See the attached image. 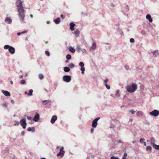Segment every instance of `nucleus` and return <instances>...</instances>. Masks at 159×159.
I'll use <instances>...</instances> for the list:
<instances>
[{"instance_id":"f257e3e1","label":"nucleus","mask_w":159,"mask_h":159,"mask_svg":"<svg viewBox=\"0 0 159 159\" xmlns=\"http://www.w3.org/2000/svg\"><path fill=\"white\" fill-rule=\"evenodd\" d=\"M137 85L135 83H133L131 85H129L126 86V89L129 93L134 92L137 89Z\"/></svg>"},{"instance_id":"f03ea898","label":"nucleus","mask_w":159,"mask_h":159,"mask_svg":"<svg viewBox=\"0 0 159 159\" xmlns=\"http://www.w3.org/2000/svg\"><path fill=\"white\" fill-rule=\"evenodd\" d=\"M18 12L20 19L22 21H23L25 17V11L23 8L18 9Z\"/></svg>"},{"instance_id":"7ed1b4c3","label":"nucleus","mask_w":159,"mask_h":159,"mask_svg":"<svg viewBox=\"0 0 159 159\" xmlns=\"http://www.w3.org/2000/svg\"><path fill=\"white\" fill-rule=\"evenodd\" d=\"M4 48L5 49H8L9 52L11 54H14L15 53V49L12 47L10 46L9 45H6L4 46Z\"/></svg>"},{"instance_id":"20e7f679","label":"nucleus","mask_w":159,"mask_h":159,"mask_svg":"<svg viewBox=\"0 0 159 159\" xmlns=\"http://www.w3.org/2000/svg\"><path fill=\"white\" fill-rule=\"evenodd\" d=\"M20 123L23 129H25L26 128L27 124L25 119L21 120L20 121Z\"/></svg>"},{"instance_id":"39448f33","label":"nucleus","mask_w":159,"mask_h":159,"mask_svg":"<svg viewBox=\"0 0 159 159\" xmlns=\"http://www.w3.org/2000/svg\"><path fill=\"white\" fill-rule=\"evenodd\" d=\"M149 114L154 116H157L159 115V111L154 110L153 111L149 112Z\"/></svg>"},{"instance_id":"423d86ee","label":"nucleus","mask_w":159,"mask_h":159,"mask_svg":"<svg viewBox=\"0 0 159 159\" xmlns=\"http://www.w3.org/2000/svg\"><path fill=\"white\" fill-rule=\"evenodd\" d=\"M63 80L65 82H69L71 80V76L69 75H65L63 77Z\"/></svg>"},{"instance_id":"0eeeda50","label":"nucleus","mask_w":159,"mask_h":159,"mask_svg":"<svg viewBox=\"0 0 159 159\" xmlns=\"http://www.w3.org/2000/svg\"><path fill=\"white\" fill-rule=\"evenodd\" d=\"M99 119L100 117H97L93 120L92 125L93 128L96 127L97 125V121Z\"/></svg>"},{"instance_id":"6e6552de","label":"nucleus","mask_w":159,"mask_h":159,"mask_svg":"<svg viewBox=\"0 0 159 159\" xmlns=\"http://www.w3.org/2000/svg\"><path fill=\"white\" fill-rule=\"evenodd\" d=\"M16 5L17 7L18 8V9H21V8H23L22 6V2L21 1H19L17 2Z\"/></svg>"},{"instance_id":"1a4fd4ad","label":"nucleus","mask_w":159,"mask_h":159,"mask_svg":"<svg viewBox=\"0 0 159 159\" xmlns=\"http://www.w3.org/2000/svg\"><path fill=\"white\" fill-rule=\"evenodd\" d=\"M65 152L64 151H63V147H62L60 150V152L57 154V156H60L61 157H63V156L64 155V153Z\"/></svg>"},{"instance_id":"9d476101","label":"nucleus","mask_w":159,"mask_h":159,"mask_svg":"<svg viewBox=\"0 0 159 159\" xmlns=\"http://www.w3.org/2000/svg\"><path fill=\"white\" fill-rule=\"evenodd\" d=\"M39 115L37 113H36V114L33 120L35 122L38 121V120L39 119Z\"/></svg>"},{"instance_id":"9b49d317","label":"nucleus","mask_w":159,"mask_h":159,"mask_svg":"<svg viewBox=\"0 0 159 159\" xmlns=\"http://www.w3.org/2000/svg\"><path fill=\"white\" fill-rule=\"evenodd\" d=\"M70 29L71 31H73L74 30V26L75 25V24L73 22L70 23Z\"/></svg>"},{"instance_id":"f8f14e48","label":"nucleus","mask_w":159,"mask_h":159,"mask_svg":"<svg viewBox=\"0 0 159 159\" xmlns=\"http://www.w3.org/2000/svg\"><path fill=\"white\" fill-rule=\"evenodd\" d=\"M2 92L4 95L6 96H10V93L7 91L2 90Z\"/></svg>"},{"instance_id":"ddd939ff","label":"nucleus","mask_w":159,"mask_h":159,"mask_svg":"<svg viewBox=\"0 0 159 159\" xmlns=\"http://www.w3.org/2000/svg\"><path fill=\"white\" fill-rule=\"evenodd\" d=\"M57 119V117L56 116H52V119L51 120V122L52 124H53L55 121Z\"/></svg>"},{"instance_id":"4468645a","label":"nucleus","mask_w":159,"mask_h":159,"mask_svg":"<svg viewBox=\"0 0 159 159\" xmlns=\"http://www.w3.org/2000/svg\"><path fill=\"white\" fill-rule=\"evenodd\" d=\"M146 18L147 19H148L149 21L152 22V19L151 18V16L149 14H147L146 16Z\"/></svg>"},{"instance_id":"2eb2a0df","label":"nucleus","mask_w":159,"mask_h":159,"mask_svg":"<svg viewBox=\"0 0 159 159\" xmlns=\"http://www.w3.org/2000/svg\"><path fill=\"white\" fill-rule=\"evenodd\" d=\"M150 144L152 145H153L155 144V140L153 138H151L150 140Z\"/></svg>"},{"instance_id":"dca6fc26","label":"nucleus","mask_w":159,"mask_h":159,"mask_svg":"<svg viewBox=\"0 0 159 159\" xmlns=\"http://www.w3.org/2000/svg\"><path fill=\"white\" fill-rule=\"evenodd\" d=\"M54 21L56 24H58L61 22L60 19L59 17L57 18L56 19L54 20Z\"/></svg>"},{"instance_id":"f3484780","label":"nucleus","mask_w":159,"mask_h":159,"mask_svg":"<svg viewBox=\"0 0 159 159\" xmlns=\"http://www.w3.org/2000/svg\"><path fill=\"white\" fill-rule=\"evenodd\" d=\"M69 50L72 53H74L75 51V50L72 47L70 46L69 48Z\"/></svg>"},{"instance_id":"a211bd4d","label":"nucleus","mask_w":159,"mask_h":159,"mask_svg":"<svg viewBox=\"0 0 159 159\" xmlns=\"http://www.w3.org/2000/svg\"><path fill=\"white\" fill-rule=\"evenodd\" d=\"M5 21L7 22L9 24H10L12 22V20L9 17H7L5 19Z\"/></svg>"},{"instance_id":"6ab92c4d","label":"nucleus","mask_w":159,"mask_h":159,"mask_svg":"<svg viewBox=\"0 0 159 159\" xmlns=\"http://www.w3.org/2000/svg\"><path fill=\"white\" fill-rule=\"evenodd\" d=\"M51 101L49 100H46L43 101L42 102L43 104V105H46L47 103H49L51 102Z\"/></svg>"},{"instance_id":"aec40b11","label":"nucleus","mask_w":159,"mask_h":159,"mask_svg":"<svg viewBox=\"0 0 159 159\" xmlns=\"http://www.w3.org/2000/svg\"><path fill=\"white\" fill-rule=\"evenodd\" d=\"M74 34L76 36H78L80 34V31L79 30H76L74 32Z\"/></svg>"},{"instance_id":"412c9836","label":"nucleus","mask_w":159,"mask_h":159,"mask_svg":"<svg viewBox=\"0 0 159 159\" xmlns=\"http://www.w3.org/2000/svg\"><path fill=\"white\" fill-rule=\"evenodd\" d=\"M27 130L28 131H31L32 132H34L35 131V128L34 127H30L28 128Z\"/></svg>"},{"instance_id":"4be33fe9","label":"nucleus","mask_w":159,"mask_h":159,"mask_svg":"<svg viewBox=\"0 0 159 159\" xmlns=\"http://www.w3.org/2000/svg\"><path fill=\"white\" fill-rule=\"evenodd\" d=\"M137 116H141L143 115V113L142 111H138L136 114Z\"/></svg>"},{"instance_id":"5701e85b","label":"nucleus","mask_w":159,"mask_h":159,"mask_svg":"<svg viewBox=\"0 0 159 159\" xmlns=\"http://www.w3.org/2000/svg\"><path fill=\"white\" fill-rule=\"evenodd\" d=\"M70 69L68 67L66 66L64 68V70L65 72H68L70 71Z\"/></svg>"},{"instance_id":"b1692460","label":"nucleus","mask_w":159,"mask_h":159,"mask_svg":"<svg viewBox=\"0 0 159 159\" xmlns=\"http://www.w3.org/2000/svg\"><path fill=\"white\" fill-rule=\"evenodd\" d=\"M116 96L117 98H119L120 97L119 90H118L117 91L116 93Z\"/></svg>"},{"instance_id":"393cba45","label":"nucleus","mask_w":159,"mask_h":159,"mask_svg":"<svg viewBox=\"0 0 159 159\" xmlns=\"http://www.w3.org/2000/svg\"><path fill=\"white\" fill-rule=\"evenodd\" d=\"M96 47V44L95 43H94L93 44L92 47L91 48V49H94Z\"/></svg>"},{"instance_id":"a878e982","label":"nucleus","mask_w":159,"mask_h":159,"mask_svg":"<svg viewBox=\"0 0 159 159\" xmlns=\"http://www.w3.org/2000/svg\"><path fill=\"white\" fill-rule=\"evenodd\" d=\"M33 90L32 89H30L29 90V93L27 94L28 95L31 96L32 95V93Z\"/></svg>"},{"instance_id":"bb28decb","label":"nucleus","mask_w":159,"mask_h":159,"mask_svg":"<svg viewBox=\"0 0 159 159\" xmlns=\"http://www.w3.org/2000/svg\"><path fill=\"white\" fill-rule=\"evenodd\" d=\"M71 56L70 54H67L66 56V58L68 60H70L71 59Z\"/></svg>"},{"instance_id":"cd10ccee","label":"nucleus","mask_w":159,"mask_h":159,"mask_svg":"<svg viewBox=\"0 0 159 159\" xmlns=\"http://www.w3.org/2000/svg\"><path fill=\"white\" fill-rule=\"evenodd\" d=\"M153 147L156 149L159 150V145H157L155 144L153 145Z\"/></svg>"},{"instance_id":"c85d7f7f","label":"nucleus","mask_w":159,"mask_h":159,"mask_svg":"<svg viewBox=\"0 0 159 159\" xmlns=\"http://www.w3.org/2000/svg\"><path fill=\"white\" fill-rule=\"evenodd\" d=\"M69 66L71 68H73L75 66H74V65L73 63H70L69 64Z\"/></svg>"},{"instance_id":"c756f323","label":"nucleus","mask_w":159,"mask_h":159,"mask_svg":"<svg viewBox=\"0 0 159 159\" xmlns=\"http://www.w3.org/2000/svg\"><path fill=\"white\" fill-rule=\"evenodd\" d=\"M39 78L40 79L42 80L44 78L43 75L42 74H40L39 75Z\"/></svg>"},{"instance_id":"7c9ffc66","label":"nucleus","mask_w":159,"mask_h":159,"mask_svg":"<svg viewBox=\"0 0 159 159\" xmlns=\"http://www.w3.org/2000/svg\"><path fill=\"white\" fill-rule=\"evenodd\" d=\"M152 149V147L150 146H147L146 147L147 150H149L151 151Z\"/></svg>"},{"instance_id":"2f4dec72","label":"nucleus","mask_w":159,"mask_h":159,"mask_svg":"<svg viewBox=\"0 0 159 159\" xmlns=\"http://www.w3.org/2000/svg\"><path fill=\"white\" fill-rule=\"evenodd\" d=\"M81 71H82V73L84 74V72L85 70V68L84 67H81L80 69Z\"/></svg>"},{"instance_id":"473e14b6","label":"nucleus","mask_w":159,"mask_h":159,"mask_svg":"<svg viewBox=\"0 0 159 159\" xmlns=\"http://www.w3.org/2000/svg\"><path fill=\"white\" fill-rule=\"evenodd\" d=\"M79 65L81 67H84V65L83 62H80L79 63Z\"/></svg>"},{"instance_id":"72a5a7b5","label":"nucleus","mask_w":159,"mask_h":159,"mask_svg":"<svg viewBox=\"0 0 159 159\" xmlns=\"http://www.w3.org/2000/svg\"><path fill=\"white\" fill-rule=\"evenodd\" d=\"M105 85L107 89H110L109 85H107V84H105Z\"/></svg>"},{"instance_id":"f704fd0d","label":"nucleus","mask_w":159,"mask_h":159,"mask_svg":"<svg viewBox=\"0 0 159 159\" xmlns=\"http://www.w3.org/2000/svg\"><path fill=\"white\" fill-rule=\"evenodd\" d=\"M45 53L48 56H50V53L48 51H45Z\"/></svg>"},{"instance_id":"c9c22d12","label":"nucleus","mask_w":159,"mask_h":159,"mask_svg":"<svg viewBox=\"0 0 159 159\" xmlns=\"http://www.w3.org/2000/svg\"><path fill=\"white\" fill-rule=\"evenodd\" d=\"M20 123V122L19 121H16V122L14 124L15 126H17Z\"/></svg>"},{"instance_id":"e433bc0d","label":"nucleus","mask_w":159,"mask_h":159,"mask_svg":"<svg viewBox=\"0 0 159 159\" xmlns=\"http://www.w3.org/2000/svg\"><path fill=\"white\" fill-rule=\"evenodd\" d=\"M153 53L154 55L155 56V57H156L157 55H158V54L157 51H154L153 52Z\"/></svg>"},{"instance_id":"4c0bfd02","label":"nucleus","mask_w":159,"mask_h":159,"mask_svg":"<svg viewBox=\"0 0 159 159\" xmlns=\"http://www.w3.org/2000/svg\"><path fill=\"white\" fill-rule=\"evenodd\" d=\"M130 41L131 43H133L134 41V39L133 38H131L130 39Z\"/></svg>"},{"instance_id":"58836bf2","label":"nucleus","mask_w":159,"mask_h":159,"mask_svg":"<svg viewBox=\"0 0 159 159\" xmlns=\"http://www.w3.org/2000/svg\"><path fill=\"white\" fill-rule=\"evenodd\" d=\"M25 80H22L20 82V83L22 84H24L25 83Z\"/></svg>"},{"instance_id":"ea45409f","label":"nucleus","mask_w":159,"mask_h":159,"mask_svg":"<svg viewBox=\"0 0 159 159\" xmlns=\"http://www.w3.org/2000/svg\"><path fill=\"white\" fill-rule=\"evenodd\" d=\"M129 112H131V113L132 114H134L135 112V111H134L133 110H130V111H129Z\"/></svg>"},{"instance_id":"a19ab883","label":"nucleus","mask_w":159,"mask_h":159,"mask_svg":"<svg viewBox=\"0 0 159 159\" xmlns=\"http://www.w3.org/2000/svg\"><path fill=\"white\" fill-rule=\"evenodd\" d=\"M77 50L78 52H80V47L79 46L77 47Z\"/></svg>"},{"instance_id":"79ce46f5","label":"nucleus","mask_w":159,"mask_h":159,"mask_svg":"<svg viewBox=\"0 0 159 159\" xmlns=\"http://www.w3.org/2000/svg\"><path fill=\"white\" fill-rule=\"evenodd\" d=\"M127 156V153H124V154L123 157L126 158Z\"/></svg>"},{"instance_id":"37998d69","label":"nucleus","mask_w":159,"mask_h":159,"mask_svg":"<svg viewBox=\"0 0 159 159\" xmlns=\"http://www.w3.org/2000/svg\"><path fill=\"white\" fill-rule=\"evenodd\" d=\"M111 159H119L118 158L113 156L111 157Z\"/></svg>"},{"instance_id":"c03bdc74","label":"nucleus","mask_w":159,"mask_h":159,"mask_svg":"<svg viewBox=\"0 0 159 159\" xmlns=\"http://www.w3.org/2000/svg\"><path fill=\"white\" fill-rule=\"evenodd\" d=\"M94 131V129L93 128H92L90 130L91 133H92Z\"/></svg>"},{"instance_id":"a18cd8bd","label":"nucleus","mask_w":159,"mask_h":159,"mask_svg":"<svg viewBox=\"0 0 159 159\" xmlns=\"http://www.w3.org/2000/svg\"><path fill=\"white\" fill-rule=\"evenodd\" d=\"M125 68L127 70L129 68L128 66L127 65H125Z\"/></svg>"},{"instance_id":"49530a36","label":"nucleus","mask_w":159,"mask_h":159,"mask_svg":"<svg viewBox=\"0 0 159 159\" xmlns=\"http://www.w3.org/2000/svg\"><path fill=\"white\" fill-rule=\"evenodd\" d=\"M27 119L29 120H31L32 118L31 117L27 116Z\"/></svg>"},{"instance_id":"de8ad7c7","label":"nucleus","mask_w":159,"mask_h":159,"mask_svg":"<svg viewBox=\"0 0 159 159\" xmlns=\"http://www.w3.org/2000/svg\"><path fill=\"white\" fill-rule=\"evenodd\" d=\"M61 18H62V19H64L65 18V17L62 14H61Z\"/></svg>"},{"instance_id":"09e8293b","label":"nucleus","mask_w":159,"mask_h":159,"mask_svg":"<svg viewBox=\"0 0 159 159\" xmlns=\"http://www.w3.org/2000/svg\"><path fill=\"white\" fill-rule=\"evenodd\" d=\"M82 51L83 52H86V50L85 49H82Z\"/></svg>"},{"instance_id":"8fccbe9b","label":"nucleus","mask_w":159,"mask_h":159,"mask_svg":"<svg viewBox=\"0 0 159 159\" xmlns=\"http://www.w3.org/2000/svg\"><path fill=\"white\" fill-rule=\"evenodd\" d=\"M27 32V31H26V30H25V31H23L22 32H21V34H24V33H26Z\"/></svg>"},{"instance_id":"3c124183","label":"nucleus","mask_w":159,"mask_h":159,"mask_svg":"<svg viewBox=\"0 0 159 159\" xmlns=\"http://www.w3.org/2000/svg\"><path fill=\"white\" fill-rule=\"evenodd\" d=\"M145 140V139H143L141 138L140 140V142L141 143L142 141H143Z\"/></svg>"},{"instance_id":"603ef678","label":"nucleus","mask_w":159,"mask_h":159,"mask_svg":"<svg viewBox=\"0 0 159 159\" xmlns=\"http://www.w3.org/2000/svg\"><path fill=\"white\" fill-rule=\"evenodd\" d=\"M108 81V79H107L106 80H104V81L105 83H106L107 81Z\"/></svg>"},{"instance_id":"864d4df0","label":"nucleus","mask_w":159,"mask_h":159,"mask_svg":"<svg viewBox=\"0 0 159 159\" xmlns=\"http://www.w3.org/2000/svg\"><path fill=\"white\" fill-rule=\"evenodd\" d=\"M21 134L22 135H24L25 134V131H23L21 132Z\"/></svg>"},{"instance_id":"5fc2aeb1","label":"nucleus","mask_w":159,"mask_h":159,"mask_svg":"<svg viewBox=\"0 0 159 159\" xmlns=\"http://www.w3.org/2000/svg\"><path fill=\"white\" fill-rule=\"evenodd\" d=\"M11 103L13 104L14 103V101L13 100H11Z\"/></svg>"},{"instance_id":"6e6d98bb","label":"nucleus","mask_w":159,"mask_h":159,"mask_svg":"<svg viewBox=\"0 0 159 159\" xmlns=\"http://www.w3.org/2000/svg\"><path fill=\"white\" fill-rule=\"evenodd\" d=\"M21 34H21V33H18L17 34V35L18 36L20 35Z\"/></svg>"},{"instance_id":"4d7b16f0","label":"nucleus","mask_w":159,"mask_h":159,"mask_svg":"<svg viewBox=\"0 0 159 159\" xmlns=\"http://www.w3.org/2000/svg\"><path fill=\"white\" fill-rule=\"evenodd\" d=\"M3 106H4L5 107H7V105L6 104H3Z\"/></svg>"},{"instance_id":"13d9d810","label":"nucleus","mask_w":159,"mask_h":159,"mask_svg":"<svg viewBox=\"0 0 159 159\" xmlns=\"http://www.w3.org/2000/svg\"><path fill=\"white\" fill-rule=\"evenodd\" d=\"M133 120L132 118H130V119H129V121H130V122H131L133 121Z\"/></svg>"},{"instance_id":"bf43d9fd","label":"nucleus","mask_w":159,"mask_h":159,"mask_svg":"<svg viewBox=\"0 0 159 159\" xmlns=\"http://www.w3.org/2000/svg\"><path fill=\"white\" fill-rule=\"evenodd\" d=\"M23 76L21 75L20 76L19 78L20 79H22L23 78Z\"/></svg>"},{"instance_id":"052dcab7","label":"nucleus","mask_w":159,"mask_h":159,"mask_svg":"<svg viewBox=\"0 0 159 159\" xmlns=\"http://www.w3.org/2000/svg\"><path fill=\"white\" fill-rule=\"evenodd\" d=\"M111 6L112 7H114V5L113 4H111Z\"/></svg>"},{"instance_id":"680f3d73","label":"nucleus","mask_w":159,"mask_h":159,"mask_svg":"<svg viewBox=\"0 0 159 159\" xmlns=\"http://www.w3.org/2000/svg\"><path fill=\"white\" fill-rule=\"evenodd\" d=\"M10 83H11L12 84H13V81H12V80H11V81H10Z\"/></svg>"},{"instance_id":"e2e57ef3","label":"nucleus","mask_w":159,"mask_h":159,"mask_svg":"<svg viewBox=\"0 0 159 159\" xmlns=\"http://www.w3.org/2000/svg\"><path fill=\"white\" fill-rule=\"evenodd\" d=\"M30 16L32 18L33 17V15L32 14L30 15Z\"/></svg>"},{"instance_id":"0e129e2a","label":"nucleus","mask_w":159,"mask_h":159,"mask_svg":"<svg viewBox=\"0 0 159 159\" xmlns=\"http://www.w3.org/2000/svg\"><path fill=\"white\" fill-rule=\"evenodd\" d=\"M65 62L66 63H68V60H66V61Z\"/></svg>"},{"instance_id":"69168bd1","label":"nucleus","mask_w":159,"mask_h":159,"mask_svg":"<svg viewBox=\"0 0 159 159\" xmlns=\"http://www.w3.org/2000/svg\"><path fill=\"white\" fill-rule=\"evenodd\" d=\"M25 94H28V93H27V92H26V91H25Z\"/></svg>"},{"instance_id":"338daca9","label":"nucleus","mask_w":159,"mask_h":159,"mask_svg":"<svg viewBox=\"0 0 159 159\" xmlns=\"http://www.w3.org/2000/svg\"><path fill=\"white\" fill-rule=\"evenodd\" d=\"M40 159H46L45 158H41Z\"/></svg>"},{"instance_id":"774afa93","label":"nucleus","mask_w":159,"mask_h":159,"mask_svg":"<svg viewBox=\"0 0 159 159\" xmlns=\"http://www.w3.org/2000/svg\"><path fill=\"white\" fill-rule=\"evenodd\" d=\"M122 159H127L126 158L123 157Z\"/></svg>"}]
</instances>
